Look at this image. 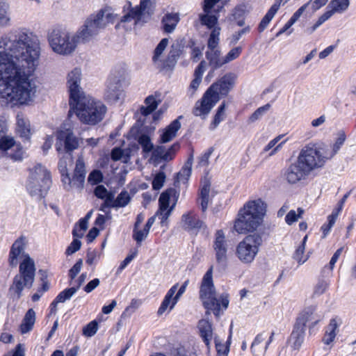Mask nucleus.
Wrapping results in <instances>:
<instances>
[{"instance_id":"f257e3e1","label":"nucleus","mask_w":356,"mask_h":356,"mask_svg":"<svg viewBox=\"0 0 356 356\" xmlns=\"http://www.w3.org/2000/svg\"><path fill=\"white\" fill-rule=\"evenodd\" d=\"M38 37L24 28L14 29L0 38V104L13 108L33 100L35 86L30 76L38 65Z\"/></svg>"},{"instance_id":"f03ea898","label":"nucleus","mask_w":356,"mask_h":356,"mask_svg":"<svg viewBox=\"0 0 356 356\" xmlns=\"http://www.w3.org/2000/svg\"><path fill=\"white\" fill-rule=\"evenodd\" d=\"M116 18L117 15L110 9L100 10L97 14L91 15L74 35L64 29H53L48 35L49 44L57 54H70L75 50L79 42L89 41L108 24L114 23Z\"/></svg>"},{"instance_id":"7ed1b4c3","label":"nucleus","mask_w":356,"mask_h":356,"mask_svg":"<svg viewBox=\"0 0 356 356\" xmlns=\"http://www.w3.org/2000/svg\"><path fill=\"white\" fill-rule=\"evenodd\" d=\"M26 245L25 236H20L12 245L8 257L9 265L14 268L18 264V258L22 255L24 259L19 266V273L16 275L9 288V293L14 299H19L24 288L32 287L35 276V265L34 260L24 250Z\"/></svg>"},{"instance_id":"20e7f679","label":"nucleus","mask_w":356,"mask_h":356,"mask_svg":"<svg viewBox=\"0 0 356 356\" xmlns=\"http://www.w3.org/2000/svg\"><path fill=\"white\" fill-rule=\"evenodd\" d=\"M236 75L227 73L207 89L200 101H197L193 109V114L204 118L212 108L220 100V95L227 96L234 88Z\"/></svg>"},{"instance_id":"39448f33","label":"nucleus","mask_w":356,"mask_h":356,"mask_svg":"<svg viewBox=\"0 0 356 356\" xmlns=\"http://www.w3.org/2000/svg\"><path fill=\"white\" fill-rule=\"evenodd\" d=\"M315 152L308 145L300 151L297 159L291 163L284 172V178L291 184L305 179L313 170L322 168L319 159L315 156Z\"/></svg>"},{"instance_id":"423d86ee","label":"nucleus","mask_w":356,"mask_h":356,"mask_svg":"<svg viewBox=\"0 0 356 356\" xmlns=\"http://www.w3.org/2000/svg\"><path fill=\"white\" fill-rule=\"evenodd\" d=\"M266 213V204L260 199L249 201L239 211L234 229L238 234L255 230Z\"/></svg>"},{"instance_id":"0eeeda50","label":"nucleus","mask_w":356,"mask_h":356,"mask_svg":"<svg viewBox=\"0 0 356 356\" xmlns=\"http://www.w3.org/2000/svg\"><path fill=\"white\" fill-rule=\"evenodd\" d=\"M212 273L213 266H211L202 278L200 298L207 309L206 314H209L212 312L216 317H218L220 315V306L222 305L223 309H226L229 301L227 294H222L219 298H216Z\"/></svg>"},{"instance_id":"6e6552de","label":"nucleus","mask_w":356,"mask_h":356,"mask_svg":"<svg viewBox=\"0 0 356 356\" xmlns=\"http://www.w3.org/2000/svg\"><path fill=\"white\" fill-rule=\"evenodd\" d=\"M79 119L85 124L95 125L101 122L106 112V107L100 101L86 96L70 105Z\"/></svg>"},{"instance_id":"1a4fd4ad","label":"nucleus","mask_w":356,"mask_h":356,"mask_svg":"<svg viewBox=\"0 0 356 356\" xmlns=\"http://www.w3.org/2000/svg\"><path fill=\"white\" fill-rule=\"evenodd\" d=\"M51 184L50 173L44 166L37 164L31 170L26 188L32 197L37 199L44 197Z\"/></svg>"},{"instance_id":"9d476101","label":"nucleus","mask_w":356,"mask_h":356,"mask_svg":"<svg viewBox=\"0 0 356 356\" xmlns=\"http://www.w3.org/2000/svg\"><path fill=\"white\" fill-rule=\"evenodd\" d=\"M262 236L257 233L246 236L236 246V255L243 264L252 263L262 245Z\"/></svg>"},{"instance_id":"9b49d317","label":"nucleus","mask_w":356,"mask_h":356,"mask_svg":"<svg viewBox=\"0 0 356 356\" xmlns=\"http://www.w3.org/2000/svg\"><path fill=\"white\" fill-rule=\"evenodd\" d=\"M155 3V0H140L138 6L131 8L122 17L121 22H130L132 19L135 21V24L146 22L153 13Z\"/></svg>"},{"instance_id":"f8f14e48","label":"nucleus","mask_w":356,"mask_h":356,"mask_svg":"<svg viewBox=\"0 0 356 356\" xmlns=\"http://www.w3.org/2000/svg\"><path fill=\"white\" fill-rule=\"evenodd\" d=\"M346 140V135L341 133L337 137L335 143L333 144L332 149L325 145H320L316 143H310L308 145L311 150L315 152L316 157L319 159L321 166H324L325 163L331 159L339 150Z\"/></svg>"},{"instance_id":"ddd939ff","label":"nucleus","mask_w":356,"mask_h":356,"mask_svg":"<svg viewBox=\"0 0 356 356\" xmlns=\"http://www.w3.org/2000/svg\"><path fill=\"white\" fill-rule=\"evenodd\" d=\"M86 175V165L81 156H79L76 161V165L72 177L66 174L63 177L62 181L65 190L70 191L72 188L82 189L84 186Z\"/></svg>"},{"instance_id":"4468645a","label":"nucleus","mask_w":356,"mask_h":356,"mask_svg":"<svg viewBox=\"0 0 356 356\" xmlns=\"http://www.w3.org/2000/svg\"><path fill=\"white\" fill-rule=\"evenodd\" d=\"M55 146L59 153H70L78 148L79 139L70 129L62 128L56 132Z\"/></svg>"},{"instance_id":"2eb2a0df","label":"nucleus","mask_w":356,"mask_h":356,"mask_svg":"<svg viewBox=\"0 0 356 356\" xmlns=\"http://www.w3.org/2000/svg\"><path fill=\"white\" fill-rule=\"evenodd\" d=\"M81 71L79 68H74L68 73L67 86L70 93V105L86 96L81 87Z\"/></svg>"},{"instance_id":"dca6fc26","label":"nucleus","mask_w":356,"mask_h":356,"mask_svg":"<svg viewBox=\"0 0 356 356\" xmlns=\"http://www.w3.org/2000/svg\"><path fill=\"white\" fill-rule=\"evenodd\" d=\"M189 284V280H186L181 286V287L179 289L177 293L175 294L178 284H175L173 285L167 292L165 294L159 309H158V314L161 315L163 314L166 309L169 307L170 310H172L181 296L185 293L186 289Z\"/></svg>"},{"instance_id":"f3484780","label":"nucleus","mask_w":356,"mask_h":356,"mask_svg":"<svg viewBox=\"0 0 356 356\" xmlns=\"http://www.w3.org/2000/svg\"><path fill=\"white\" fill-rule=\"evenodd\" d=\"M213 249L215 251L216 260L218 265L224 268L227 261L228 245L222 230H218L215 234L213 242Z\"/></svg>"},{"instance_id":"a211bd4d","label":"nucleus","mask_w":356,"mask_h":356,"mask_svg":"<svg viewBox=\"0 0 356 356\" xmlns=\"http://www.w3.org/2000/svg\"><path fill=\"white\" fill-rule=\"evenodd\" d=\"M182 228L190 234H197L201 229H206L207 225L204 220L193 211L184 213L181 219Z\"/></svg>"},{"instance_id":"6ab92c4d","label":"nucleus","mask_w":356,"mask_h":356,"mask_svg":"<svg viewBox=\"0 0 356 356\" xmlns=\"http://www.w3.org/2000/svg\"><path fill=\"white\" fill-rule=\"evenodd\" d=\"M112 76L109 79L104 97L108 102L116 103L124 96L122 83L123 74H120L119 77L114 75Z\"/></svg>"},{"instance_id":"aec40b11","label":"nucleus","mask_w":356,"mask_h":356,"mask_svg":"<svg viewBox=\"0 0 356 356\" xmlns=\"http://www.w3.org/2000/svg\"><path fill=\"white\" fill-rule=\"evenodd\" d=\"M316 307L310 306L305 308L296 319L295 324L305 329L306 323L311 322L312 326L316 325L321 321L322 316L316 313Z\"/></svg>"},{"instance_id":"412c9836","label":"nucleus","mask_w":356,"mask_h":356,"mask_svg":"<svg viewBox=\"0 0 356 356\" xmlns=\"http://www.w3.org/2000/svg\"><path fill=\"white\" fill-rule=\"evenodd\" d=\"M179 147V144L177 143H174L168 149H166L164 146H157L153 150L152 156L156 160L170 161L173 159Z\"/></svg>"},{"instance_id":"4be33fe9","label":"nucleus","mask_w":356,"mask_h":356,"mask_svg":"<svg viewBox=\"0 0 356 356\" xmlns=\"http://www.w3.org/2000/svg\"><path fill=\"white\" fill-rule=\"evenodd\" d=\"M181 118V116H179L167 126L166 128L161 131V134L159 140L160 143H167L176 137L177 131L181 128V123L179 122V118Z\"/></svg>"},{"instance_id":"5701e85b","label":"nucleus","mask_w":356,"mask_h":356,"mask_svg":"<svg viewBox=\"0 0 356 356\" xmlns=\"http://www.w3.org/2000/svg\"><path fill=\"white\" fill-rule=\"evenodd\" d=\"M305 329L295 324L293 331L288 339L291 348L294 350H298L305 339Z\"/></svg>"},{"instance_id":"b1692460","label":"nucleus","mask_w":356,"mask_h":356,"mask_svg":"<svg viewBox=\"0 0 356 356\" xmlns=\"http://www.w3.org/2000/svg\"><path fill=\"white\" fill-rule=\"evenodd\" d=\"M341 324V320L339 318L330 319L328 325L326 327L325 333L323 339L325 344H330L335 339L338 332L339 327Z\"/></svg>"},{"instance_id":"393cba45","label":"nucleus","mask_w":356,"mask_h":356,"mask_svg":"<svg viewBox=\"0 0 356 356\" xmlns=\"http://www.w3.org/2000/svg\"><path fill=\"white\" fill-rule=\"evenodd\" d=\"M180 20L179 13H168L161 19V27L166 33H172Z\"/></svg>"},{"instance_id":"a878e982","label":"nucleus","mask_w":356,"mask_h":356,"mask_svg":"<svg viewBox=\"0 0 356 356\" xmlns=\"http://www.w3.org/2000/svg\"><path fill=\"white\" fill-rule=\"evenodd\" d=\"M206 58L209 61V65L212 67V71L209 72L208 76H212L215 70L220 68L225 64L224 58L220 57L219 49L207 51Z\"/></svg>"},{"instance_id":"bb28decb","label":"nucleus","mask_w":356,"mask_h":356,"mask_svg":"<svg viewBox=\"0 0 356 356\" xmlns=\"http://www.w3.org/2000/svg\"><path fill=\"white\" fill-rule=\"evenodd\" d=\"M198 328L200 336L208 349L210 348V343L213 337L212 324L208 320L202 319L198 323Z\"/></svg>"},{"instance_id":"cd10ccee","label":"nucleus","mask_w":356,"mask_h":356,"mask_svg":"<svg viewBox=\"0 0 356 356\" xmlns=\"http://www.w3.org/2000/svg\"><path fill=\"white\" fill-rule=\"evenodd\" d=\"M168 44V39L163 38L154 49L152 61L155 66L159 70L165 69V60H162L161 57Z\"/></svg>"},{"instance_id":"c85d7f7f","label":"nucleus","mask_w":356,"mask_h":356,"mask_svg":"<svg viewBox=\"0 0 356 356\" xmlns=\"http://www.w3.org/2000/svg\"><path fill=\"white\" fill-rule=\"evenodd\" d=\"M183 47L179 42L172 44L167 58L165 59V69L170 68L175 65L182 51Z\"/></svg>"},{"instance_id":"c756f323","label":"nucleus","mask_w":356,"mask_h":356,"mask_svg":"<svg viewBox=\"0 0 356 356\" xmlns=\"http://www.w3.org/2000/svg\"><path fill=\"white\" fill-rule=\"evenodd\" d=\"M17 119V131L19 134L20 137L25 138L26 140L29 138L31 134L30 123L28 119H26L22 113H18L16 117Z\"/></svg>"},{"instance_id":"7c9ffc66","label":"nucleus","mask_w":356,"mask_h":356,"mask_svg":"<svg viewBox=\"0 0 356 356\" xmlns=\"http://www.w3.org/2000/svg\"><path fill=\"white\" fill-rule=\"evenodd\" d=\"M160 102L159 95H149L145 99V106L140 108V113L144 116H147L156 109Z\"/></svg>"},{"instance_id":"2f4dec72","label":"nucleus","mask_w":356,"mask_h":356,"mask_svg":"<svg viewBox=\"0 0 356 356\" xmlns=\"http://www.w3.org/2000/svg\"><path fill=\"white\" fill-rule=\"evenodd\" d=\"M35 322V312L33 309H29L23 318L22 323L20 325V331L22 334H26L30 332Z\"/></svg>"},{"instance_id":"473e14b6","label":"nucleus","mask_w":356,"mask_h":356,"mask_svg":"<svg viewBox=\"0 0 356 356\" xmlns=\"http://www.w3.org/2000/svg\"><path fill=\"white\" fill-rule=\"evenodd\" d=\"M349 0H331L328 5V10L332 15L334 13H343L346 11L349 7Z\"/></svg>"},{"instance_id":"72a5a7b5","label":"nucleus","mask_w":356,"mask_h":356,"mask_svg":"<svg viewBox=\"0 0 356 356\" xmlns=\"http://www.w3.org/2000/svg\"><path fill=\"white\" fill-rule=\"evenodd\" d=\"M9 8L8 2L3 0L0 1V27H6L10 25Z\"/></svg>"},{"instance_id":"f704fd0d","label":"nucleus","mask_w":356,"mask_h":356,"mask_svg":"<svg viewBox=\"0 0 356 356\" xmlns=\"http://www.w3.org/2000/svg\"><path fill=\"white\" fill-rule=\"evenodd\" d=\"M210 184L205 183L200 190V200L202 212H205L209 201Z\"/></svg>"},{"instance_id":"c9c22d12","label":"nucleus","mask_w":356,"mask_h":356,"mask_svg":"<svg viewBox=\"0 0 356 356\" xmlns=\"http://www.w3.org/2000/svg\"><path fill=\"white\" fill-rule=\"evenodd\" d=\"M192 161V157L189 158L181 170L177 173L178 181L185 182L188 179L191 175Z\"/></svg>"},{"instance_id":"e433bc0d","label":"nucleus","mask_w":356,"mask_h":356,"mask_svg":"<svg viewBox=\"0 0 356 356\" xmlns=\"http://www.w3.org/2000/svg\"><path fill=\"white\" fill-rule=\"evenodd\" d=\"M131 201V196L128 191L123 190L115 200L113 208H121L126 207Z\"/></svg>"},{"instance_id":"4c0bfd02","label":"nucleus","mask_w":356,"mask_h":356,"mask_svg":"<svg viewBox=\"0 0 356 356\" xmlns=\"http://www.w3.org/2000/svg\"><path fill=\"white\" fill-rule=\"evenodd\" d=\"M77 291V288L71 287L65 289L58 293V295L54 299V303L58 304L60 302H65L66 300H70L73 295Z\"/></svg>"},{"instance_id":"58836bf2","label":"nucleus","mask_w":356,"mask_h":356,"mask_svg":"<svg viewBox=\"0 0 356 356\" xmlns=\"http://www.w3.org/2000/svg\"><path fill=\"white\" fill-rule=\"evenodd\" d=\"M220 29L219 27H215L211 32L208 40V48L209 50L218 49L217 46L219 42Z\"/></svg>"},{"instance_id":"ea45409f","label":"nucleus","mask_w":356,"mask_h":356,"mask_svg":"<svg viewBox=\"0 0 356 356\" xmlns=\"http://www.w3.org/2000/svg\"><path fill=\"white\" fill-rule=\"evenodd\" d=\"M225 107H226L225 102H223L220 105V106L218 108V110L214 116L213 120L210 125L211 129H216L218 127V125L224 120Z\"/></svg>"},{"instance_id":"a19ab883","label":"nucleus","mask_w":356,"mask_h":356,"mask_svg":"<svg viewBox=\"0 0 356 356\" xmlns=\"http://www.w3.org/2000/svg\"><path fill=\"white\" fill-rule=\"evenodd\" d=\"M138 142L142 146L143 152L146 153L153 152L154 149L150 137L147 134L140 135L138 138Z\"/></svg>"},{"instance_id":"79ce46f5","label":"nucleus","mask_w":356,"mask_h":356,"mask_svg":"<svg viewBox=\"0 0 356 356\" xmlns=\"http://www.w3.org/2000/svg\"><path fill=\"white\" fill-rule=\"evenodd\" d=\"M174 192L175 190L170 188L161 194L159 199L160 209L166 210L168 208L170 197L174 193Z\"/></svg>"},{"instance_id":"37998d69","label":"nucleus","mask_w":356,"mask_h":356,"mask_svg":"<svg viewBox=\"0 0 356 356\" xmlns=\"http://www.w3.org/2000/svg\"><path fill=\"white\" fill-rule=\"evenodd\" d=\"M200 20L202 24L207 26L209 29H214L218 22V18L215 15H209V13L200 15Z\"/></svg>"},{"instance_id":"c03bdc74","label":"nucleus","mask_w":356,"mask_h":356,"mask_svg":"<svg viewBox=\"0 0 356 356\" xmlns=\"http://www.w3.org/2000/svg\"><path fill=\"white\" fill-rule=\"evenodd\" d=\"M277 12L274 10V9H270L268 10L265 16L262 18L261 21L260 22L258 30L259 32H263L269 24L270 22L272 20V19L274 17L275 15Z\"/></svg>"},{"instance_id":"a18cd8bd","label":"nucleus","mask_w":356,"mask_h":356,"mask_svg":"<svg viewBox=\"0 0 356 356\" xmlns=\"http://www.w3.org/2000/svg\"><path fill=\"white\" fill-rule=\"evenodd\" d=\"M270 108V104H266V105L258 108L249 118L248 122L250 123L254 122L255 121L259 120Z\"/></svg>"},{"instance_id":"49530a36","label":"nucleus","mask_w":356,"mask_h":356,"mask_svg":"<svg viewBox=\"0 0 356 356\" xmlns=\"http://www.w3.org/2000/svg\"><path fill=\"white\" fill-rule=\"evenodd\" d=\"M332 15L327 10L324 14H323L316 22V23L311 27H309L306 29V33L308 34L313 33L321 25H322L325 22H326L330 17Z\"/></svg>"},{"instance_id":"de8ad7c7","label":"nucleus","mask_w":356,"mask_h":356,"mask_svg":"<svg viewBox=\"0 0 356 356\" xmlns=\"http://www.w3.org/2000/svg\"><path fill=\"white\" fill-rule=\"evenodd\" d=\"M337 218V213H332L327 217V223H325L321 227L323 232V238H325L330 232L331 228L334 225Z\"/></svg>"},{"instance_id":"09e8293b","label":"nucleus","mask_w":356,"mask_h":356,"mask_svg":"<svg viewBox=\"0 0 356 356\" xmlns=\"http://www.w3.org/2000/svg\"><path fill=\"white\" fill-rule=\"evenodd\" d=\"M298 213L297 214L296 212L294 210H291L286 216L285 217V221L289 225H291L293 222H296L299 218L301 217V216L304 213V210L302 208L298 209Z\"/></svg>"},{"instance_id":"8fccbe9b","label":"nucleus","mask_w":356,"mask_h":356,"mask_svg":"<svg viewBox=\"0 0 356 356\" xmlns=\"http://www.w3.org/2000/svg\"><path fill=\"white\" fill-rule=\"evenodd\" d=\"M149 230L146 228L139 230L138 228H134L133 238L138 245H140L141 242L145 240L149 234Z\"/></svg>"},{"instance_id":"3c124183","label":"nucleus","mask_w":356,"mask_h":356,"mask_svg":"<svg viewBox=\"0 0 356 356\" xmlns=\"http://www.w3.org/2000/svg\"><path fill=\"white\" fill-rule=\"evenodd\" d=\"M165 175L163 172L161 171L156 174L152 181V188L154 190H160L165 181Z\"/></svg>"},{"instance_id":"603ef678","label":"nucleus","mask_w":356,"mask_h":356,"mask_svg":"<svg viewBox=\"0 0 356 356\" xmlns=\"http://www.w3.org/2000/svg\"><path fill=\"white\" fill-rule=\"evenodd\" d=\"M72 161V156L70 153H68V155L63 156L58 162V169L61 173L62 178L66 175L67 173V162Z\"/></svg>"},{"instance_id":"864d4df0","label":"nucleus","mask_w":356,"mask_h":356,"mask_svg":"<svg viewBox=\"0 0 356 356\" xmlns=\"http://www.w3.org/2000/svg\"><path fill=\"white\" fill-rule=\"evenodd\" d=\"M305 248L303 245H299L293 254V259L298 261L299 264H304L309 258L308 255H305Z\"/></svg>"},{"instance_id":"5fc2aeb1","label":"nucleus","mask_w":356,"mask_h":356,"mask_svg":"<svg viewBox=\"0 0 356 356\" xmlns=\"http://www.w3.org/2000/svg\"><path fill=\"white\" fill-rule=\"evenodd\" d=\"M214 341L218 355L219 356H227L229 351V345L222 343L218 337H215Z\"/></svg>"},{"instance_id":"6e6d98bb","label":"nucleus","mask_w":356,"mask_h":356,"mask_svg":"<svg viewBox=\"0 0 356 356\" xmlns=\"http://www.w3.org/2000/svg\"><path fill=\"white\" fill-rule=\"evenodd\" d=\"M98 330V324L96 321L90 322L83 330V334L86 336L91 337L94 336Z\"/></svg>"},{"instance_id":"4d7b16f0","label":"nucleus","mask_w":356,"mask_h":356,"mask_svg":"<svg viewBox=\"0 0 356 356\" xmlns=\"http://www.w3.org/2000/svg\"><path fill=\"white\" fill-rule=\"evenodd\" d=\"M103 179V175L102 172L99 170H92L88 177V181L92 184H97L100 183Z\"/></svg>"},{"instance_id":"13d9d810","label":"nucleus","mask_w":356,"mask_h":356,"mask_svg":"<svg viewBox=\"0 0 356 356\" xmlns=\"http://www.w3.org/2000/svg\"><path fill=\"white\" fill-rule=\"evenodd\" d=\"M242 51L241 47H237L232 49L227 55L223 58L225 64L237 58Z\"/></svg>"},{"instance_id":"bf43d9fd","label":"nucleus","mask_w":356,"mask_h":356,"mask_svg":"<svg viewBox=\"0 0 356 356\" xmlns=\"http://www.w3.org/2000/svg\"><path fill=\"white\" fill-rule=\"evenodd\" d=\"M15 145V140L13 138L3 136L0 138V149L7 151Z\"/></svg>"},{"instance_id":"052dcab7","label":"nucleus","mask_w":356,"mask_h":356,"mask_svg":"<svg viewBox=\"0 0 356 356\" xmlns=\"http://www.w3.org/2000/svg\"><path fill=\"white\" fill-rule=\"evenodd\" d=\"M81 246V242L78 238H74L65 251L67 255H71L78 251Z\"/></svg>"},{"instance_id":"680f3d73","label":"nucleus","mask_w":356,"mask_h":356,"mask_svg":"<svg viewBox=\"0 0 356 356\" xmlns=\"http://www.w3.org/2000/svg\"><path fill=\"white\" fill-rule=\"evenodd\" d=\"M195 42L193 40H191L189 43V46L192 48L191 52V58L194 62H197L200 56H202V51L203 47H195Z\"/></svg>"},{"instance_id":"e2e57ef3","label":"nucleus","mask_w":356,"mask_h":356,"mask_svg":"<svg viewBox=\"0 0 356 356\" xmlns=\"http://www.w3.org/2000/svg\"><path fill=\"white\" fill-rule=\"evenodd\" d=\"M83 266V261L81 259H79L76 264L70 268L69 270V277L71 279V280H74L76 275L79 273L81 271V269Z\"/></svg>"},{"instance_id":"0e129e2a","label":"nucleus","mask_w":356,"mask_h":356,"mask_svg":"<svg viewBox=\"0 0 356 356\" xmlns=\"http://www.w3.org/2000/svg\"><path fill=\"white\" fill-rule=\"evenodd\" d=\"M137 252V250H136L131 254L127 256V257L122 261V263L118 268L116 271L117 274H120L127 266V265L136 257Z\"/></svg>"},{"instance_id":"69168bd1","label":"nucleus","mask_w":356,"mask_h":356,"mask_svg":"<svg viewBox=\"0 0 356 356\" xmlns=\"http://www.w3.org/2000/svg\"><path fill=\"white\" fill-rule=\"evenodd\" d=\"M100 258L99 254L95 250H88L86 255V263L88 265H94L97 263Z\"/></svg>"},{"instance_id":"338daca9","label":"nucleus","mask_w":356,"mask_h":356,"mask_svg":"<svg viewBox=\"0 0 356 356\" xmlns=\"http://www.w3.org/2000/svg\"><path fill=\"white\" fill-rule=\"evenodd\" d=\"M311 0L308 1L307 3L302 5L301 7H300L291 16V17L289 19L293 24H295L298 19L301 17L302 13L305 11L307 8L310 6Z\"/></svg>"},{"instance_id":"774afa93","label":"nucleus","mask_w":356,"mask_h":356,"mask_svg":"<svg viewBox=\"0 0 356 356\" xmlns=\"http://www.w3.org/2000/svg\"><path fill=\"white\" fill-rule=\"evenodd\" d=\"M3 356H25V350L22 343H18L14 350L8 352Z\"/></svg>"}]
</instances>
